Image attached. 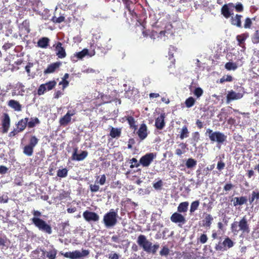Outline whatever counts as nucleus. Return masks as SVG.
Wrapping results in <instances>:
<instances>
[{
	"label": "nucleus",
	"mask_w": 259,
	"mask_h": 259,
	"mask_svg": "<svg viewBox=\"0 0 259 259\" xmlns=\"http://www.w3.org/2000/svg\"><path fill=\"white\" fill-rule=\"evenodd\" d=\"M10 125V118L7 113H4L2 120L3 133H7Z\"/></svg>",
	"instance_id": "13"
},
{
	"label": "nucleus",
	"mask_w": 259,
	"mask_h": 259,
	"mask_svg": "<svg viewBox=\"0 0 259 259\" xmlns=\"http://www.w3.org/2000/svg\"><path fill=\"white\" fill-rule=\"evenodd\" d=\"M41 251L42 252V255H46L47 257L49 258V259H55L57 254V250L56 249H54L46 252L43 250Z\"/></svg>",
	"instance_id": "29"
},
{
	"label": "nucleus",
	"mask_w": 259,
	"mask_h": 259,
	"mask_svg": "<svg viewBox=\"0 0 259 259\" xmlns=\"http://www.w3.org/2000/svg\"><path fill=\"white\" fill-rule=\"evenodd\" d=\"M166 31H161L159 33H158V40L161 39L163 41H165L167 39V36L165 35Z\"/></svg>",
	"instance_id": "46"
},
{
	"label": "nucleus",
	"mask_w": 259,
	"mask_h": 259,
	"mask_svg": "<svg viewBox=\"0 0 259 259\" xmlns=\"http://www.w3.org/2000/svg\"><path fill=\"white\" fill-rule=\"evenodd\" d=\"M238 226L239 230L242 231L243 233H248L250 231L247 221L245 217H244L239 222Z\"/></svg>",
	"instance_id": "14"
},
{
	"label": "nucleus",
	"mask_w": 259,
	"mask_h": 259,
	"mask_svg": "<svg viewBox=\"0 0 259 259\" xmlns=\"http://www.w3.org/2000/svg\"><path fill=\"white\" fill-rule=\"evenodd\" d=\"M106 180V178L105 175H102L101 176V178L99 180V181L98 182L97 180L95 181V183H97L100 184L101 185H103L105 184Z\"/></svg>",
	"instance_id": "50"
},
{
	"label": "nucleus",
	"mask_w": 259,
	"mask_h": 259,
	"mask_svg": "<svg viewBox=\"0 0 259 259\" xmlns=\"http://www.w3.org/2000/svg\"><path fill=\"white\" fill-rule=\"evenodd\" d=\"M39 123V120L38 118H31L29 121H28L27 124L29 128L33 127L36 124Z\"/></svg>",
	"instance_id": "34"
},
{
	"label": "nucleus",
	"mask_w": 259,
	"mask_h": 259,
	"mask_svg": "<svg viewBox=\"0 0 259 259\" xmlns=\"http://www.w3.org/2000/svg\"><path fill=\"white\" fill-rule=\"evenodd\" d=\"M233 187V186L232 184H226L224 187V189L226 191H228L231 190Z\"/></svg>",
	"instance_id": "64"
},
{
	"label": "nucleus",
	"mask_w": 259,
	"mask_h": 259,
	"mask_svg": "<svg viewBox=\"0 0 259 259\" xmlns=\"http://www.w3.org/2000/svg\"><path fill=\"white\" fill-rule=\"evenodd\" d=\"M61 254L65 257L70 259H84L85 257L89 254L88 250H75L73 251L66 252L65 253L61 252Z\"/></svg>",
	"instance_id": "5"
},
{
	"label": "nucleus",
	"mask_w": 259,
	"mask_h": 259,
	"mask_svg": "<svg viewBox=\"0 0 259 259\" xmlns=\"http://www.w3.org/2000/svg\"><path fill=\"white\" fill-rule=\"evenodd\" d=\"M252 40L253 44H258L259 43V31L256 30L254 32L252 38Z\"/></svg>",
	"instance_id": "44"
},
{
	"label": "nucleus",
	"mask_w": 259,
	"mask_h": 259,
	"mask_svg": "<svg viewBox=\"0 0 259 259\" xmlns=\"http://www.w3.org/2000/svg\"><path fill=\"white\" fill-rule=\"evenodd\" d=\"M252 24V21L249 18H247L245 20L244 27L245 28H249Z\"/></svg>",
	"instance_id": "54"
},
{
	"label": "nucleus",
	"mask_w": 259,
	"mask_h": 259,
	"mask_svg": "<svg viewBox=\"0 0 259 259\" xmlns=\"http://www.w3.org/2000/svg\"><path fill=\"white\" fill-rule=\"evenodd\" d=\"M170 219L172 223L178 224L179 226H181L186 222L185 217L178 212H174L171 215Z\"/></svg>",
	"instance_id": "8"
},
{
	"label": "nucleus",
	"mask_w": 259,
	"mask_h": 259,
	"mask_svg": "<svg viewBox=\"0 0 259 259\" xmlns=\"http://www.w3.org/2000/svg\"><path fill=\"white\" fill-rule=\"evenodd\" d=\"M195 102V100L192 97H190L187 99L185 101L186 106L187 108H190L192 107Z\"/></svg>",
	"instance_id": "36"
},
{
	"label": "nucleus",
	"mask_w": 259,
	"mask_h": 259,
	"mask_svg": "<svg viewBox=\"0 0 259 259\" xmlns=\"http://www.w3.org/2000/svg\"><path fill=\"white\" fill-rule=\"evenodd\" d=\"M147 128L145 124H142L137 132L139 138L141 140L145 139L147 136Z\"/></svg>",
	"instance_id": "17"
},
{
	"label": "nucleus",
	"mask_w": 259,
	"mask_h": 259,
	"mask_svg": "<svg viewBox=\"0 0 259 259\" xmlns=\"http://www.w3.org/2000/svg\"><path fill=\"white\" fill-rule=\"evenodd\" d=\"M31 221L33 224L37 227L39 230L51 234L52 233V229L51 226L48 224L44 220L36 218H32Z\"/></svg>",
	"instance_id": "4"
},
{
	"label": "nucleus",
	"mask_w": 259,
	"mask_h": 259,
	"mask_svg": "<svg viewBox=\"0 0 259 259\" xmlns=\"http://www.w3.org/2000/svg\"><path fill=\"white\" fill-rule=\"evenodd\" d=\"M137 243L147 253L153 254L156 253L159 247V245L158 244L153 245L152 243L148 240L144 235L138 236Z\"/></svg>",
	"instance_id": "1"
},
{
	"label": "nucleus",
	"mask_w": 259,
	"mask_h": 259,
	"mask_svg": "<svg viewBox=\"0 0 259 259\" xmlns=\"http://www.w3.org/2000/svg\"><path fill=\"white\" fill-rule=\"evenodd\" d=\"M207 240L208 238L207 237V235L204 234H202L199 238V241L200 243L202 244L205 243L207 242Z\"/></svg>",
	"instance_id": "53"
},
{
	"label": "nucleus",
	"mask_w": 259,
	"mask_h": 259,
	"mask_svg": "<svg viewBox=\"0 0 259 259\" xmlns=\"http://www.w3.org/2000/svg\"><path fill=\"white\" fill-rule=\"evenodd\" d=\"M169 250L168 247L164 246L160 251V254L161 256H166L169 254Z\"/></svg>",
	"instance_id": "48"
},
{
	"label": "nucleus",
	"mask_w": 259,
	"mask_h": 259,
	"mask_svg": "<svg viewBox=\"0 0 259 259\" xmlns=\"http://www.w3.org/2000/svg\"><path fill=\"white\" fill-rule=\"evenodd\" d=\"M121 133V129L120 128H115L111 126L109 135L112 138L117 139L120 136Z\"/></svg>",
	"instance_id": "21"
},
{
	"label": "nucleus",
	"mask_w": 259,
	"mask_h": 259,
	"mask_svg": "<svg viewBox=\"0 0 259 259\" xmlns=\"http://www.w3.org/2000/svg\"><path fill=\"white\" fill-rule=\"evenodd\" d=\"M130 163L132 164L130 166L131 168H134V167H138L140 166V161L138 162V160L135 158H133L130 160Z\"/></svg>",
	"instance_id": "43"
},
{
	"label": "nucleus",
	"mask_w": 259,
	"mask_h": 259,
	"mask_svg": "<svg viewBox=\"0 0 259 259\" xmlns=\"http://www.w3.org/2000/svg\"><path fill=\"white\" fill-rule=\"evenodd\" d=\"M189 136V132L187 129V127L186 126H184L182 127L180 136V138L181 139L183 140L184 138H187Z\"/></svg>",
	"instance_id": "35"
},
{
	"label": "nucleus",
	"mask_w": 259,
	"mask_h": 259,
	"mask_svg": "<svg viewBox=\"0 0 259 259\" xmlns=\"http://www.w3.org/2000/svg\"><path fill=\"white\" fill-rule=\"evenodd\" d=\"M234 243L233 241L229 237H227L223 242V245L227 249V248H230L234 246Z\"/></svg>",
	"instance_id": "31"
},
{
	"label": "nucleus",
	"mask_w": 259,
	"mask_h": 259,
	"mask_svg": "<svg viewBox=\"0 0 259 259\" xmlns=\"http://www.w3.org/2000/svg\"><path fill=\"white\" fill-rule=\"evenodd\" d=\"M247 201V198L244 196L240 197H235L233 200V205L236 206L237 205H242L246 203Z\"/></svg>",
	"instance_id": "23"
},
{
	"label": "nucleus",
	"mask_w": 259,
	"mask_h": 259,
	"mask_svg": "<svg viewBox=\"0 0 259 259\" xmlns=\"http://www.w3.org/2000/svg\"><path fill=\"white\" fill-rule=\"evenodd\" d=\"M164 115L161 114L155 120V126L158 130H162L165 125Z\"/></svg>",
	"instance_id": "19"
},
{
	"label": "nucleus",
	"mask_w": 259,
	"mask_h": 259,
	"mask_svg": "<svg viewBox=\"0 0 259 259\" xmlns=\"http://www.w3.org/2000/svg\"><path fill=\"white\" fill-rule=\"evenodd\" d=\"M119 256L118 254L113 252H111L109 254V259H119Z\"/></svg>",
	"instance_id": "61"
},
{
	"label": "nucleus",
	"mask_w": 259,
	"mask_h": 259,
	"mask_svg": "<svg viewBox=\"0 0 259 259\" xmlns=\"http://www.w3.org/2000/svg\"><path fill=\"white\" fill-rule=\"evenodd\" d=\"M193 93H194V95L197 98H198L202 95V94L203 93V91L201 88L197 87V88H195V89L194 90V91L193 92Z\"/></svg>",
	"instance_id": "41"
},
{
	"label": "nucleus",
	"mask_w": 259,
	"mask_h": 259,
	"mask_svg": "<svg viewBox=\"0 0 259 259\" xmlns=\"http://www.w3.org/2000/svg\"><path fill=\"white\" fill-rule=\"evenodd\" d=\"M233 80V77L230 75H227L223 76L220 80V83H224L225 81L230 82Z\"/></svg>",
	"instance_id": "42"
},
{
	"label": "nucleus",
	"mask_w": 259,
	"mask_h": 259,
	"mask_svg": "<svg viewBox=\"0 0 259 259\" xmlns=\"http://www.w3.org/2000/svg\"><path fill=\"white\" fill-rule=\"evenodd\" d=\"M238 226V225L237 222H234V223L232 224V225H231L232 230L235 234H237L238 232V231H239V230L237 229Z\"/></svg>",
	"instance_id": "52"
},
{
	"label": "nucleus",
	"mask_w": 259,
	"mask_h": 259,
	"mask_svg": "<svg viewBox=\"0 0 259 259\" xmlns=\"http://www.w3.org/2000/svg\"><path fill=\"white\" fill-rule=\"evenodd\" d=\"M156 154L154 153H148L142 156L140 159V163L143 167L149 166L154 159L156 158Z\"/></svg>",
	"instance_id": "6"
},
{
	"label": "nucleus",
	"mask_w": 259,
	"mask_h": 259,
	"mask_svg": "<svg viewBox=\"0 0 259 259\" xmlns=\"http://www.w3.org/2000/svg\"><path fill=\"white\" fill-rule=\"evenodd\" d=\"M77 148L73 149V152L71 157L72 160L82 161L88 156V152L87 151H82L80 154H77Z\"/></svg>",
	"instance_id": "11"
},
{
	"label": "nucleus",
	"mask_w": 259,
	"mask_h": 259,
	"mask_svg": "<svg viewBox=\"0 0 259 259\" xmlns=\"http://www.w3.org/2000/svg\"><path fill=\"white\" fill-rule=\"evenodd\" d=\"M117 210L111 209L110 211L105 213L103 217V222L107 228H110L115 226L117 223Z\"/></svg>",
	"instance_id": "2"
},
{
	"label": "nucleus",
	"mask_w": 259,
	"mask_h": 259,
	"mask_svg": "<svg viewBox=\"0 0 259 259\" xmlns=\"http://www.w3.org/2000/svg\"><path fill=\"white\" fill-rule=\"evenodd\" d=\"M61 64V62H57L49 65L47 69L44 71V73L49 74L54 72L56 69L60 67Z\"/></svg>",
	"instance_id": "18"
},
{
	"label": "nucleus",
	"mask_w": 259,
	"mask_h": 259,
	"mask_svg": "<svg viewBox=\"0 0 259 259\" xmlns=\"http://www.w3.org/2000/svg\"><path fill=\"white\" fill-rule=\"evenodd\" d=\"M83 217L87 222H97L99 220V215L95 212L85 210L83 213Z\"/></svg>",
	"instance_id": "10"
},
{
	"label": "nucleus",
	"mask_w": 259,
	"mask_h": 259,
	"mask_svg": "<svg viewBox=\"0 0 259 259\" xmlns=\"http://www.w3.org/2000/svg\"><path fill=\"white\" fill-rule=\"evenodd\" d=\"M251 198H253V200L256 201L259 200V192H256L253 191L251 194Z\"/></svg>",
	"instance_id": "58"
},
{
	"label": "nucleus",
	"mask_w": 259,
	"mask_h": 259,
	"mask_svg": "<svg viewBox=\"0 0 259 259\" xmlns=\"http://www.w3.org/2000/svg\"><path fill=\"white\" fill-rule=\"evenodd\" d=\"M234 8L239 12H241L243 10V5L240 3H238L236 5H234Z\"/></svg>",
	"instance_id": "51"
},
{
	"label": "nucleus",
	"mask_w": 259,
	"mask_h": 259,
	"mask_svg": "<svg viewBox=\"0 0 259 259\" xmlns=\"http://www.w3.org/2000/svg\"><path fill=\"white\" fill-rule=\"evenodd\" d=\"M236 38L240 45L243 44L246 39V37L244 36V35H238L237 36Z\"/></svg>",
	"instance_id": "56"
},
{
	"label": "nucleus",
	"mask_w": 259,
	"mask_h": 259,
	"mask_svg": "<svg viewBox=\"0 0 259 259\" xmlns=\"http://www.w3.org/2000/svg\"><path fill=\"white\" fill-rule=\"evenodd\" d=\"M213 221V218L210 214H206L204 219L202 221V226L209 228Z\"/></svg>",
	"instance_id": "22"
},
{
	"label": "nucleus",
	"mask_w": 259,
	"mask_h": 259,
	"mask_svg": "<svg viewBox=\"0 0 259 259\" xmlns=\"http://www.w3.org/2000/svg\"><path fill=\"white\" fill-rule=\"evenodd\" d=\"M199 205V201L198 200H196L192 202L191 204L190 212L191 213L194 212L197 209Z\"/></svg>",
	"instance_id": "37"
},
{
	"label": "nucleus",
	"mask_w": 259,
	"mask_h": 259,
	"mask_svg": "<svg viewBox=\"0 0 259 259\" xmlns=\"http://www.w3.org/2000/svg\"><path fill=\"white\" fill-rule=\"evenodd\" d=\"M38 142V139L34 136L31 137L29 143V145L34 148V147L37 144Z\"/></svg>",
	"instance_id": "40"
},
{
	"label": "nucleus",
	"mask_w": 259,
	"mask_h": 259,
	"mask_svg": "<svg viewBox=\"0 0 259 259\" xmlns=\"http://www.w3.org/2000/svg\"><path fill=\"white\" fill-rule=\"evenodd\" d=\"M225 166V164L224 162H223L222 161H218V164H217V168L219 170H221L223 169H224Z\"/></svg>",
	"instance_id": "62"
},
{
	"label": "nucleus",
	"mask_w": 259,
	"mask_h": 259,
	"mask_svg": "<svg viewBox=\"0 0 259 259\" xmlns=\"http://www.w3.org/2000/svg\"><path fill=\"white\" fill-rule=\"evenodd\" d=\"M196 164L197 161L192 158H188L186 162V166L188 168H193L195 166Z\"/></svg>",
	"instance_id": "32"
},
{
	"label": "nucleus",
	"mask_w": 259,
	"mask_h": 259,
	"mask_svg": "<svg viewBox=\"0 0 259 259\" xmlns=\"http://www.w3.org/2000/svg\"><path fill=\"white\" fill-rule=\"evenodd\" d=\"M188 206L189 202L187 201L180 203L177 208L178 212L179 213H184L187 212L188 210Z\"/></svg>",
	"instance_id": "27"
},
{
	"label": "nucleus",
	"mask_w": 259,
	"mask_h": 259,
	"mask_svg": "<svg viewBox=\"0 0 259 259\" xmlns=\"http://www.w3.org/2000/svg\"><path fill=\"white\" fill-rule=\"evenodd\" d=\"M242 16L241 15L236 14L235 16L232 17L231 18V24L233 25H235L238 27H241V18Z\"/></svg>",
	"instance_id": "24"
},
{
	"label": "nucleus",
	"mask_w": 259,
	"mask_h": 259,
	"mask_svg": "<svg viewBox=\"0 0 259 259\" xmlns=\"http://www.w3.org/2000/svg\"><path fill=\"white\" fill-rule=\"evenodd\" d=\"M205 134L208 135L212 142H217L219 144H223L227 140V136L219 131L213 132L210 128L206 130Z\"/></svg>",
	"instance_id": "3"
},
{
	"label": "nucleus",
	"mask_w": 259,
	"mask_h": 259,
	"mask_svg": "<svg viewBox=\"0 0 259 259\" xmlns=\"http://www.w3.org/2000/svg\"><path fill=\"white\" fill-rule=\"evenodd\" d=\"M62 45L61 42H58L56 46V55L61 59L65 58L66 56L65 49L62 47Z\"/></svg>",
	"instance_id": "16"
},
{
	"label": "nucleus",
	"mask_w": 259,
	"mask_h": 259,
	"mask_svg": "<svg viewBox=\"0 0 259 259\" xmlns=\"http://www.w3.org/2000/svg\"><path fill=\"white\" fill-rule=\"evenodd\" d=\"M215 249L216 250L219 251L226 250V248H225V247L223 245V242L221 243V242H219L218 244H216Z\"/></svg>",
	"instance_id": "55"
},
{
	"label": "nucleus",
	"mask_w": 259,
	"mask_h": 259,
	"mask_svg": "<svg viewBox=\"0 0 259 259\" xmlns=\"http://www.w3.org/2000/svg\"><path fill=\"white\" fill-rule=\"evenodd\" d=\"M199 138L200 136L198 132H196L192 134V140L193 141L192 144L193 146L195 147L196 146V143L199 141Z\"/></svg>",
	"instance_id": "38"
},
{
	"label": "nucleus",
	"mask_w": 259,
	"mask_h": 259,
	"mask_svg": "<svg viewBox=\"0 0 259 259\" xmlns=\"http://www.w3.org/2000/svg\"><path fill=\"white\" fill-rule=\"evenodd\" d=\"M50 39L48 37H44L39 39L37 42V46L41 48H47L49 45Z\"/></svg>",
	"instance_id": "25"
},
{
	"label": "nucleus",
	"mask_w": 259,
	"mask_h": 259,
	"mask_svg": "<svg viewBox=\"0 0 259 259\" xmlns=\"http://www.w3.org/2000/svg\"><path fill=\"white\" fill-rule=\"evenodd\" d=\"M243 97V95L239 93H236L233 90L229 91L227 96V102L229 103L230 101L238 100Z\"/></svg>",
	"instance_id": "15"
},
{
	"label": "nucleus",
	"mask_w": 259,
	"mask_h": 259,
	"mask_svg": "<svg viewBox=\"0 0 259 259\" xmlns=\"http://www.w3.org/2000/svg\"><path fill=\"white\" fill-rule=\"evenodd\" d=\"M33 147L27 145L23 148V153L28 156H31L33 154Z\"/></svg>",
	"instance_id": "30"
},
{
	"label": "nucleus",
	"mask_w": 259,
	"mask_h": 259,
	"mask_svg": "<svg viewBox=\"0 0 259 259\" xmlns=\"http://www.w3.org/2000/svg\"><path fill=\"white\" fill-rule=\"evenodd\" d=\"M127 120L131 127L135 126V119L132 116H128Z\"/></svg>",
	"instance_id": "59"
},
{
	"label": "nucleus",
	"mask_w": 259,
	"mask_h": 259,
	"mask_svg": "<svg viewBox=\"0 0 259 259\" xmlns=\"http://www.w3.org/2000/svg\"><path fill=\"white\" fill-rule=\"evenodd\" d=\"M90 190L92 192H97L99 191L100 187L99 185L95 184H91L90 185Z\"/></svg>",
	"instance_id": "47"
},
{
	"label": "nucleus",
	"mask_w": 259,
	"mask_h": 259,
	"mask_svg": "<svg viewBox=\"0 0 259 259\" xmlns=\"http://www.w3.org/2000/svg\"><path fill=\"white\" fill-rule=\"evenodd\" d=\"M237 67L238 66L236 63L229 62L225 64V68L228 70H235Z\"/></svg>",
	"instance_id": "33"
},
{
	"label": "nucleus",
	"mask_w": 259,
	"mask_h": 259,
	"mask_svg": "<svg viewBox=\"0 0 259 259\" xmlns=\"http://www.w3.org/2000/svg\"><path fill=\"white\" fill-rule=\"evenodd\" d=\"M123 3H124L125 8L129 11H132V8H131V5H133V3L129 0H122Z\"/></svg>",
	"instance_id": "49"
},
{
	"label": "nucleus",
	"mask_w": 259,
	"mask_h": 259,
	"mask_svg": "<svg viewBox=\"0 0 259 259\" xmlns=\"http://www.w3.org/2000/svg\"><path fill=\"white\" fill-rule=\"evenodd\" d=\"M234 5L233 3H229L224 5L221 9L222 14L226 18H229L233 15Z\"/></svg>",
	"instance_id": "7"
},
{
	"label": "nucleus",
	"mask_w": 259,
	"mask_h": 259,
	"mask_svg": "<svg viewBox=\"0 0 259 259\" xmlns=\"http://www.w3.org/2000/svg\"><path fill=\"white\" fill-rule=\"evenodd\" d=\"M8 105L16 111L19 112L21 110V104L16 100H10L8 103Z\"/></svg>",
	"instance_id": "20"
},
{
	"label": "nucleus",
	"mask_w": 259,
	"mask_h": 259,
	"mask_svg": "<svg viewBox=\"0 0 259 259\" xmlns=\"http://www.w3.org/2000/svg\"><path fill=\"white\" fill-rule=\"evenodd\" d=\"M89 51L87 49H84L83 50H82L80 52L76 53L74 56L72 57L73 61H76V60L74 59V58H76L77 59H82L84 56L87 55L88 54Z\"/></svg>",
	"instance_id": "28"
},
{
	"label": "nucleus",
	"mask_w": 259,
	"mask_h": 259,
	"mask_svg": "<svg viewBox=\"0 0 259 259\" xmlns=\"http://www.w3.org/2000/svg\"><path fill=\"white\" fill-rule=\"evenodd\" d=\"M68 170L66 168L59 169L57 171V176L60 178H65L67 176Z\"/></svg>",
	"instance_id": "39"
},
{
	"label": "nucleus",
	"mask_w": 259,
	"mask_h": 259,
	"mask_svg": "<svg viewBox=\"0 0 259 259\" xmlns=\"http://www.w3.org/2000/svg\"><path fill=\"white\" fill-rule=\"evenodd\" d=\"M65 20V17L64 16H60L59 17H53L52 18V20L55 22V23H60L62 22H63Z\"/></svg>",
	"instance_id": "45"
},
{
	"label": "nucleus",
	"mask_w": 259,
	"mask_h": 259,
	"mask_svg": "<svg viewBox=\"0 0 259 259\" xmlns=\"http://www.w3.org/2000/svg\"><path fill=\"white\" fill-rule=\"evenodd\" d=\"M75 114V110H68L67 113L60 119V124L62 125H65L67 124L71 121V116H73Z\"/></svg>",
	"instance_id": "12"
},
{
	"label": "nucleus",
	"mask_w": 259,
	"mask_h": 259,
	"mask_svg": "<svg viewBox=\"0 0 259 259\" xmlns=\"http://www.w3.org/2000/svg\"><path fill=\"white\" fill-rule=\"evenodd\" d=\"M111 241L114 242L119 243L121 242L119 237L117 235H114L111 237Z\"/></svg>",
	"instance_id": "63"
},
{
	"label": "nucleus",
	"mask_w": 259,
	"mask_h": 259,
	"mask_svg": "<svg viewBox=\"0 0 259 259\" xmlns=\"http://www.w3.org/2000/svg\"><path fill=\"white\" fill-rule=\"evenodd\" d=\"M162 186V182L160 180L158 181V182H157L156 183L154 184L153 187L155 189H159Z\"/></svg>",
	"instance_id": "60"
},
{
	"label": "nucleus",
	"mask_w": 259,
	"mask_h": 259,
	"mask_svg": "<svg viewBox=\"0 0 259 259\" xmlns=\"http://www.w3.org/2000/svg\"><path fill=\"white\" fill-rule=\"evenodd\" d=\"M56 84V82L54 80L50 81L45 84H41L37 91V93L39 95H41L44 94L45 92L47 90H51Z\"/></svg>",
	"instance_id": "9"
},
{
	"label": "nucleus",
	"mask_w": 259,
	"mask_h": 259,
	"mask_svg": "<svg viewBox=\"0 0 259 259\" xmlns=\"http://www.w3.org/2000/svg\"><path fill=\"white\" fill-rule=\"evenodd\" d=\"M158 32L155 31H152L150 34V37L153 40L158 39Z\"/></svg>",
	"instance_id": "57"
},
{
	"label": "nucleus",
	"mask_w": 259,
	"mask_h": 259,
	"mask_svg": "<svg viewBox=\"0 0 259 259\" xmlns=\"http://www.w3.org/2000/svg\"><path fill=\"white\" fill-rule=\"evenodd\" d=\"M28 118L26 117L24 119H22L20 120L17 123V127L18 130L19 132L23 131L26 127L28 121Z\"/></svg>",
	"instance_id": "26"
}]
</instances>
